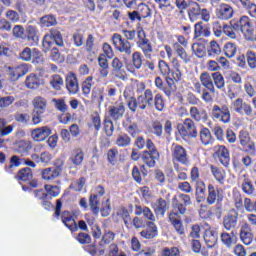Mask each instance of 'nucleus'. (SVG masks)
Instances as JSON below:
<instances>
[{"label":"nucleus","instance_id":"40","mask_svg":"<svg viewBox=\"0 0 256 256\" xmlns=\"http://www.w3.org/2000/svg\"><path fill=\"white\" fill-rule=\"evenodd\" d=\"M83 159H85V154L83 153V150L76 149L73 153V155L69 158V161L73 163L75 167H79L83 163Z\"/></svg>","mask_w":256,"mask_h":256},{"label":"nucleus","instance_id":"17","mask_svg":"<svg viewBox=\"0 0 256 256\" xmlns=\"http://www.w3.org/2000/svg\"><path fill=\"white\" fill-rule=\"evenodd\" d=\"M223 199V190L219 188H215L213 184L208 185V197L207 203L208 205H214L216 201H222Z\"/></svg>","mask_w":256,"mask_h":256},{"label":"nucleus","instance_id":"7","mask_svg":"<svg viewBox=\"0 0 256 256\" xmlns=\"http://www.w3.org/2000/svg\"><path fill=\"white\" fill-rule=\"evenodd\" d=\"M63 165V160H56L53 167L46 168L42 171V179L45 181H53V179H57V177L63 173Z\"/></svg>","mask_w":256,"mask_h":256},{"label":"nucleus","instance_id":"24","mask_svg":"<svg viewBox=\"0 0 256 256\" xmlns=\"http://www.w3.org/2000/svg\"><path fill=\"white\" fill-rule=\"evenodd\" d=\"M29 73V66L27 64H21L11 69L9 76L11 81H18L20 77H23Z\"/></svg>","mask_w":256,"mask_h":256},{"label":"nucleus","instance_id":"18","mask_svg":"<svg viewBox=\"0 0 256 256\" xmlns=\"http://www.w3.org/2000/svg\"><path fill=\"white\" fill-rule=\"evenodd\" d=\"M65 85L67 91H69L71 95L79 93V82L77 81V75H75L74 73L70 72L67 74L65 79Z\"/></svg>","mask_w":256,"mask_h":256},{"label":"nucleus","instance_id":"5","mask_svg":"<svg viewBox=\"0 0 256 256\" xmlns=\"http://www.w3.org/2000/svg\"><path fill=\"white\" fill-rule=\"evenodd\" d=\"M112 42L116 51H119V53H124L128 57H131V53H133V48L131 47V43L123 39V36H121V34H118V33L113 34Z\"/></svg>","mask_w":256,"mask_h":256},{"label":"nucleus","instance_id":"13","mask_svg":"<svg viewBox=\"0 0 256 256\" xmlns=\"http://www.w3.org/2000/svg\"><path fill=\"white\" fill-rule=\"evenodd\" d=\"M232 107L235 113H238L239 115H247V117H251L253 115V107H251L247 102H244L242 98H237L232 102Z\"/></svg>","mask_w":256,"mask_h":256},{"label":"nucleus","instance_id":"16","mask_svg":"<svg viewBox=\"0 0 256 256\" xmlns=\"http://www.w3.org/2000/svg\"><path fill=\"white\" fill-rule=\"evenodd\" d=\"M111 67L112 75L116 76L117 79H121L122 81H125V79H127V73L125 72V69H123V62H121V59L115 57L112 60Z\"/></svg>","mask_w":256,"mask_h":256},{"label":"nucleus","instance_id":"45","mask_svg":"<svg viewBox=\"0 0 256 256\" xmlns=\"http://www.w3.org/2000/svg\"><path fill=\"white\" fill-rule=\"evenodd\" d=\"M192 51L198 57V59H203L205 55H207V49L205 48V44L202 43H194L192 45Z\"/></svg>","mask_w":256,"mask_h":256},{"label":"nucleus","instance_id":"21","mask_svg":"<svg viewBox=\"0 0 256 256\" xmlns=\"http://www.w3.org/2000/svg\"><path fill=\"white\" fill-rule=\"evenodd\" d=\"M19 57L22 61H31V59H36V61H39L41 59V52L35 48L31 49L26 47L21 51Z\"/></svg>","mask_w":256,"mask_h":256},{"label":"nucleus","instance_id":"47","mask_svg":"<svg viewBox=\"0 0 256 256\" xmlns=\"http://www.w3.org/2000/svg\"><path fill=\"white\" fill-rule=\"evenodd\" d=\"M211 173L218 183H224L226 177L225 170L211 166Z\"/></svg>","mask_w":256,"mask_h":256},{"label":"nucleus","instance_id":"39","mask_svg":"<svg viewBox=\"0 0 256 256\" xmlns=\"http://www.w3.org/2000/svg\"><path fill=\"white\" fill-rule=\"evenodd\" d=\"M173 49L177 53L178 57L184 61V63H189V54H187V51L185 50V46H181L179 43L173 44Z\"/></svg>","mask_w":256,"mask_h":256},{"label":"nucleus","instance_id":"2","mask_svg":"<svg viewBox=\"0 0 256 256\" xmlns=\"http://www.w3.org/2000/svg\"><path fill=\"white\" fill-rule=\"evenodd\" d=\"M153 107V91L150 89L145 90L144 95H140L137 98L131 97L128 100V108L132 113H135L137 109L145 111V109Z\"/></svg>","mask_w":256,"mask_h":256},{"label":"nucleus","instance_id":"54","mask_svg":"<svg viewBox=\"0 0 256 256\" xmlns=\"http://www.w3.org/2000/svg\"><path fill=\"white\" fill-rule=\"evenodd\" d=\"M50 59L54 61V63H63L65 61V56L61 55L59 49L57 47H53L50 52Z\"/></svg>","mask_w":256,"mask_h":256},{"label":"nucleus","instance_id":"20","mask_svg":"<svg viewBox=\"0 0 256 256\" xmlns=\"http://www.w3.org/2000/svg\"><path fill=\"white\" fill-rule=\"evenodd\" d=\"M49 135H51V128L48 126L36 128L31 132L32 139L38 142L45 141Z\"/></svg>","mask_w":256,"mask_h":256},{"label":"nucleus","instance_id":"9","mask_svg":"<svg viewBox=\"0 0 256 256\" xmlns=\"http://www.w3.org/2000/svg\"><path fill=\"white\" fill-rule=\"evenodd\" d=\"M172 160L182 165H189V156L187 155V150L185 147L179 144H172L171 147Z\"/></svg>","mask_w":256,"mask_h":256},{"label":"nucleus","instance_id":"31","mask_svg":"<svg viewBox=\"0 0 256 256\" xmlns=\"http://www.w3.org/2000/svg\"><path fill=\"white\" fill-rule=\"evenodd\" d=\"M141 237L144 239H153L157 237V226L153 222H149L146 229L140 232Z\"/></svg>","mask_w":256,"mask_h":256},{"label":"nucleus","instance_id":"48","mask_svg":"<svg viewBox=\"0 0 256 256\" xmlns=\"http://www.w3.org/2000/svg\"><path fill=\"white\" fill-rule=\"evenodd\" d=\"M150 133L156 135V137H161L163 135V124L159 121H153L150 125Z\"/></svg>","mask_w":256,"mask_h":256},{"label":"nucleus","instance_id":"28","mask_svg":"<svg viewBox=\"0 0 256 256\" xmlns=\"http://www.w3.org/2000/svg\"><path fill=\"white\" fill-rule=\"evenodd\" d=\"M240 239L244 245H251V243H253V233H251V226L248 223L242 226Z\"/></svg>","mask_w":256,"mask_h":256},{"label":"nucleus","instance_id":"10","mask_svg":"<svg viewBox=\"0 0 256 256\" xmlns=\"http://www.w3.org/2000/svg\"><path fill=\"white\" fill-rule=\"evenodd\" d=\"M138 41L137 46L143 51L144 56L146 59H151V53H153V46L149 39L145 37V31L140 30L137 32Z\"/></svg>","mask_w":256,"mask_h":256},{"label":"nucleus","instance_id":"63","mask_svg":"<svg viewBox=\"0 0 256 256\" xmlns=\"http://www.w3.org/2000/svg\"><path fill=\"white\" fill-rule=\"evenodd\" d=\"M89 205L94 215H97L99 213V197L97 195H91Z\"/></svg>","mask_w":256,"mask_h":256},{"label":"nucleus","instance_id":"30","mask_svg":"<svg viewBox=\"0 0 256 256\" xmlns=\"http://www.w3.org/2000/svg\"><path fill=\"white\" fill-rule=\"evenodd\" d=\"M34 111L35 113H38V115H43L45 111L47 110V99L36 96L32 101Z\"/></svg>","mask_w":256,"mask_h":256},{"label":"nucleus","instance_id":"1","mask_svg":"<svg viewBox=\"0 0 256 256\" xmlns=\"http://www.w3.org/2000/svg\"><path fill=\"white\" fill-rule=\"evenodd\" d=\"M235 31H241L246 41H256V22L255 27H253L251 19H249V17L247 16H241L239 21L232 23L231 26L227 24L223 25V33L227 37H230V39L237 38V34H235Z\"/></svg>","mask_w":256,"mask_h":256},{"label":"nucleus","instance_id":"4","mask_svg":"<svg viewBox=\"0 0 256 256\" xmlns=\"http://www.w3.org/2000/svg\"><path fill=\"white\" fill-rule=\"evenodd\" d=\"M191 196L188 194L178 193L172 198V213H179L185 215L187 207L192 205Z\"/></svg>","mask_w":256,"mask_h":256},{"label":"nucleus","instance_id":"15","mask_svg":"<svg viewBox=\"0 0 256 256\" xmlns=\"http://www.w3.org/2000/svg\"><path fill=\"white\" fill-rule=\"evenodd\" d=\"M215 156L219 159L221 165L224 167L229 166V162L231 161V156L229 155V150L227 147L218 145L214 147Z\"/></svg>","mask_w":256,"mask_h":256},{"label":"nucleus","instance_id":"12","mask_svg":"<svg viewBox=\"0 0 256 256\" xmlns=\"http://www.w3.org/2000/svg\"><path fill=\"white\" fill-rule=\"evenodd\" d=\"M216 17L220 19V21H229V19H233V15H235V10L229 4L222 3L218 5L216 8Z\"/></svg>","mask_w":256,"mask_h":256},{"label":"nucleus","instance_id":"25","mask_svg":"<svg viewBox=\"0 0 256 256\" xmlns=\"http://www.w3.org/2000/svg\"><path fill=\"white\" fill-rule=\"evenodd\" d=\"M212 77V74H209V72H202L200 74V83L202 87H205L204 89H207L210 93H215V84Z\"/></svg>","mask_w":256,"mask_h":256},{"label":"nucleus","instance_id":"27","mask_svg":"<svg viewBox=\"0 0 256 256\" xmlns=\"http://www.w3.org/2000/svg\"><path fill=\"white\" fill-rule=\"evenodd\" d=\"M45 82L37 74H30L26 77L25 85L28 89H39Z\"/></svg>","mask_w":256,"mask_h":256},{"label":"nucleus","instance_id":"6","mask_svg":"<svg viewBox=\"0 0 256 256\" xmlns=\"http://www.w3.org/2000/svg\"><path fill=\"white\" fill-rule=\"evenodd\" d=\"M178 131L182 137H191L192 139L197 138V126L191 118L184 120L182 124H178Z\"/></svg>","mask_w":256,"mask_h":256},{"label":"nucleus","instance_id":"50","mask_svg":"<svg viewBox=\"0 0 256 256\" xmlns=\"http://www.w3.org/2000/svg\"><path fill=\"white\" fill-rule=\"evenodd\" d=\"M40 23L43 27H53L57 25V18L53 14L45 15L40 19Z\"/></svg>","mask_w":256,"mask_h":256},{"label":"nucleus","instance_id":"33","mask_svg":"<svg viewBox=\"0 0 256 256\" xmlns=\"http://www.w3.org/2000/svg\"><path fill=\"white\" fill-rule=\"evenodd\" d=\"M190 117L194 119V121H197L198 123L200 121H207V111L205 110L199 111V108L193 106L190 108Z\"/></svg>","mask_w":256,"mask_h":256},{"label":"nucleus","instance_id":"51","mask_svg":"<svg viewBox=\"0 0 256 256\" xmlns=\"http://www.w3.org/2000/svg\"><path fill=\"white\" fill-rule=\"evenodd\" d=\"M116 145L118 147H129L131 145V137L125 133L118 135Z\"/></svg>","mask_w":256,"mask_h":256},{"label":"nucleus","instance_id":"32","mask_svg":"<svg viewBox=\"0 0 256 256\" xmlns=\"http://www.w3.org/2000/svg\"><path fill=\"white\" fill-rule=\"evenodd\" d=\"M211 35V31L207 28V26H203V22H197L194 26V37L195 39H199V37H209Z\"/></svg>","mask_w":256,"mask_h":256},{"label":"nucleus","instance_id":"36","mask_svg":"<svg viewBox=\"0 0 256 256\" xmlns=\"http://www.w3.org/2000/svg\"><path fill=\"white\" fill-rule=\"evenodd\" d=\"M166 83L167 86L163 87L162 91L166 97H171V95L177 91V84H175V81L170 77H166Z\"/></svg>","mask_w":256,"mask_h":256},{"label":"nucleus","instance_id":"46","mask_svg":"<svg viewBox=\"0 0 256 256\" xmlns=\"http://www.w3.org/2000/svg\"><path fill=\"white\" fill-rule=\"evenodd\" d=\"M207 54L208 57H217L218 55H221V47H219V44L215 40L209 43Z\"/></svg>","mask_w":256,"mask_h":256},{"label":"nucleus","instance_id":"3","mask_svg":"<svg viewBox=\"0 0 256 256\" xmlns=\"http://www.w3.org/2000/svg\"><path fill=\"white\" fill-rule=\"evenodd\" d=\"M146 149V151H143L140 154V159L147 165V167H155L157 160L159 159V151H157V147H155V143H153L151 139H147Z\"/></svg>","mask_w":256,"mask_h":256},{"label":"nucleus","instance_id":"38","mask_svg":"<svg viewBox=\"0 0 256 256\" xmlns=\"http://www.w3.org/2000/svg\"><path fill=\"white\" fill-rule=\"evenodd\" d=\"M34 195L37 199H40V201H42V205L44 206V209H51L53 208V204H51L49 202V200H47V197H49V195L47 193H45V191L43 190H35L34 191Z\"/></svg>","mask_w":256,"mask_h":256},{"label":"nucleus","instance_id":"42","mask_svg":"<svg viewBox=\"0 0 256 256\" xmlns=\"http://www.w3.org/2000/svg\"><path fill=\"white\" fill-rule=\"evenodd\" d=\"M18 181H31L33 179V171L31 168H22L16 175Z\"/></svg>","mask_w":256,"mask_h":256},{"label":"nucleus","instance_id":"8","mask_svg":"<svg viewBox=\"0 0 256 256\" xmlns=\"http://www.w3.org/2000/svg\"><path fill=\"white\" fill-rule=\"evenodd\" d=\"M212 117L213 119H217L222 123H231V112L229 111V106L222 105H214L212 107Z\"/></svg>","mask_w":256,"mask_h":256},{"label":"nucleus","instance_id":"35","mask_svg":"<svg viewBox=\"0 0 256 256\" xmlns=\"http://www.w3.org/2000/svg\"><path fill=\"white\" fill-rule=\"evenodd\" d=\"M135 215H143L149 221H155V215L148 207L135 206Z\"/></svg>","mask_w":256,"mask_h":256},{"label":"nucleus","instance_id":"43","mask_svg":"<svg viewBox=\"0 0 256 256\" xmlns=\"http://www.w3.org/2000/svg\"><path fill=\"white\" fill-rule=\"evenodd\" d=\"M52 41L55 42V45L58 47H63V35L60 33L59 30L52 28L50 30V35H48Z\"/></svg>","mask_w":256,"mask_h":256},{"label":"nucleus","instance_id":"29","mask_svg":"<svg viewBox=\"0 0 256 256\" xmlns=\"http://www.w3.org/2000/svg\"><path fill=\"white\" fill-rule=\"evenodd\" d=\"M152 207L156 215L165 217V213H167V211L169 210V203L166 202L165 199L159 198L155 203L152 204Z\"/></svg>","mask_w":256,"mask_h":256},{"label":"nucleus","instance_id":"61","mask_svg":"<svg viewBox=\"0 0 256 256\" xmlns=\"http://www.w3.org/2000/svg\"><path fill=\"white\" fill-rule=\"evenodd\" d=\"M55 42L52 41L51 37L49 35L44 36L42 47L44 53H49V51H53V47H55Z\"/></svg>","mask_w":256,"mask_h":256},{"label":"nucleus","instance_id":"23","mask_svg":"<svg viewBox=\"0 0 256 256\" xmlns=\"http://www.w3.org/2000/svg\"><path fill=\"white\" fill-rule=\"evenodd\" d=\"M188 7V17L190 21H192V23L199 21V19H201V5L195 1H190Z\"/></svg>","mask_w":256,"mask_h":256},{"label":"nucleus","instance_id":"55","mask_svg":"<svg viewBox=\"0 0 256 256\" xmlns=\"http://www.w3.org/2000/svg\"><path fill=\"white\" fill-rule=\"evenodd\" d=\"M224 53L229 59H231V57H235V53H237V45L233 42L226 43L224 46Z\"/></svg>","mask_w":256,"mask_h":256},{"label":"nucleus","instance_id":"44","mask_svg":"<svg viewBox=\"0 0 256 256\" xmlns=\"http://www.w3.org/2000/svg\"><path fill=\"white\" fill-rule=\"evenodd\" d=\"M200 141L204 145H211L213 143V136L208 128H202L200 131Z\"/></svg>","mask_w":256,"mask_h":256},{"label":"nucleus","instance_id":"19","mask_svg":"<svg viewBox=\"0 0 256 256\" xmlns=\"http://www.w3.org/2000/svg\"><path fill=\"white\" fill-rule=\"evenodd\" d=\"M181 215H184V214H180L177 212H170L168 218L171 225H173L176 233H178V235H185V228L183 227V222H181V219H179Z\"/></svg>","mask_w":256,"mask_h":256},{"label":"nucleus","instance_id":"56","mask_svg":"<svg viewBox=\"0 0 256 256\" xmlns=\"http://www.w3.org/2000/svg\"><path fill=\"white\" fill-rule=\"evenodd\" d=\"M104 129L106 131L107 137H113V132L115 131L113 119L106 116V118L104 119Z\"/></svg>","mask_w":256,"mask_h":256},{"label":"nucleus","instance_id":"64","mask_svg":"<svg viewBox=\"0 0 256 256\" xmlns=\"http://www.w3.org/2000/svg\"><path fill=\"white\" fill-rule=\"evenodd\" d=\"M220 239L223 245H226L228 248L233 247L234 241H233V237H231V234L227 232H222L220 235Z\"/></svg>","mask_w":256,"mask_h":256},{"label":"nucleus","instance_id":"41","mask_svg":"<svg viewBox=\"0 0 256 256\" xmlns=\"http://www.w3.org/2000/svg\"><path fill=\"white\" fill-rule=\"evenodd\" d=\"M27 34V40L32 41L35 45H37L39 41V31L37 30V27L35 26H28L26 29Z\"/></svg>","mask_w":256,"mask_h":256},{"label":"nucleus","instance_id":"59","mask_svg":"<svg viewBox=\"0 0 256 256\" xmlns=\"http://www.w3.org/2000/svg\"><path fill=\"white\" fill-rule=\"evenodd\" d=\"M138 14L141 19H147V17H151V8L145 3H141L138 6Z\"/></svg>","mask_w":256,"mask_h":256},{"label":"nucleus","instance_id":"62","mask_svg":"<svg viewBox=\"0 0 256 256\" xmlns=\"http://www.w3.org/2000/svg\"><path fill=\"white\" fill-rule=\"evenodd\" d=\"M50 85L55 89V91H61L63 87V78L59 75H54L50 79Z\"/></svg>","mask_w":256,"mask_h":256},{"label":"nucleus","instance_id":"26","mask_svg":"<svg viewBox=\"0 0 256 256\" xmlns=\"http://www.w3.org/2000/svg\"><path fill=\"white\" fill-rule=\"evenodd\" d=\"M61 221L68 227L70 231L75 232L77 231V222H75V218H73V214L69 211H64L61 214Z\"/></svg>","mask_w":256,"mask_h":256},{"label":"nucleus","instance_id":"60","mask_svg":"<svg viewBox=\"0 0 256 256\" xmlns=\"http://www.w3.org/2000/svg\"><path fill=\"white\" fill-rule=\"evenodd\" d=\"M153 107H155L157 111H162L165 109V101L163 100V95L156 94L153 96Z\"/></svg>","mask_w":256,"mask_h":256},{"label":"nucleus","instance_id":"14","mask_svg":"<svg viewBox=\"0 0 256 256\" xmlns=\"http://www.w3.org/2000/svg\"><path fill=\"white\" fill-rule=\"evenodd\" d=\"M239 223V212L235 210H230L227 215L223 217V227L226 231H231V229H236Z\"/></svg>","mask_w":256,"mask_h":256},{"label":"nucleus","instance_id":"49","mask_svg":"<svg viewBox=\"0 0 256 256\" xmlns=\"http://www.w3.org/2000/svg\"><path fill=\"white\" fill-rule=\"evenodd\" d=\"M212 79L217 89H225V78L220 72L212 73Z\"/></svg>","mask_w":256,"mask_h":256},{"label":"nucleus","instance_id":"58","mask_svg":"<svg viewBox=\"0 0 256 256\" xmlns=\"http://www.w3.org/2000/svg\"><path fill=\"white\" fill-rule=\"evenodd\" d=\"M132 64L133 67L137 70L143 67V55L141 54V52H134L132 54Z\"/></svg>","mask_w":256,"mask_h":256},{"label":"nucleus","instance_id":"57","mask_svg":"<svg viewBox=\"0 0 256 256\" xmlns=\"http://www.w3.org/2000/svg\"><path fill=\"white\" fill-rule=\"evenodd\" d=\"M95 85L93 82V76H88L82 83V92L84 95H89L91 93V88Z\"/></svg>","mask_w":256,"mask_h":256},{"label":"nucleus","instance_id":"52","mask_svg":"<svg viewBox=\"0 0 256 256\" xmlns=\"http://www.w3.org/2000/svg\"><path fill=\"white\" fill-rule=\"evenodd\" d=\"M31 149H33V146L31 145L30 141L21 140L20 142H18L17 151L21 155H25V153H29V151H31Z\"/></svg>","mask_w":256,"mask_h":256},{"label":"nucleus","instance_id":"11","mask_svg":"<svg viewBox=\"0 0 256 256\" xmlns=\"http://www.w3.org/2000/svg\"><path fill=\"white\" fill-rule=\"evenodd\" d=\"M125 115V104L123 102L115 103L108 108V118L112 119V121H121Z\"/></svg>","mask_w":256,"mask_h":256},{"label":"nucleus","instance_id":"37","mask_svg":"<svg viewBox=\"0 0 256 256\" xmlns=\"http://www.w3.org/2000/svg\"><path fill=\"white\" fill-rule=\"evenodd\" d=\"M115 241V233L107 228H104V233L100 241V247H105Z\"/></svg>","mask_w":256,"mask_h":256},{"label":"nucleus","instance_id":"53","mask_svg":"<svg viewBox=\"0 0 256 256\" xmlns=\"http://www.w3.org/2000/svg\"><path fill=\"white\" fill-rule=\"evenodd\" d=\"M242 190L246 195H253V193H255V187L249 178H244L242 182Z\"/></svg>","mask_w":256,"mask_h":256},{"label":"nucleus","instance_id":"34","mask_svg":"<svg viewBox=\"0 0 256 256\" xmlns=\"http://www.w3.org/2000/svg\"><path fill=\"white\" fill-rule=\"evenodd\" d=\"M204 241L209 249H213L217 245V236L213 230H206L204 233Z\"/></svg>","mask_w":256,"mask_h":256},{"label":"nucleus","instance_id":"22","mask_svg":"<svg viewBox=\"0 0 256 256\" xmlns=\"http://www.w3.org/2000/svg\"><path fill=\"white\" fill-rule=\"evenodd\" d=\"M158 9L162 11L163 15H171L175 11V3L173 0H154Z\"/></svg>","mask_w":256,"mask_h":256}]
</instances>
